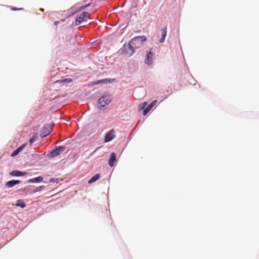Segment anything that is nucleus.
<instances>
[{"label": "nucleus", "instance_id": "obj_2", "mask_svg": "<svg viewBox=\"0 0 259 259\" xmlns=\"http://www.w3.org/2000/svg\"><path fill=\"white\" fill-rule=\"evenodd\" d=\"M111 101V97L109 95H105L100 98L98 101V107L99 109L104 107Z\"/></svg>", "mask_w": 259, "mask_h": 259}, {"label": "nucleus", "instance_id": "obj_15", "mask_svg": "<svg viewBox=\"0 0 259 259\" xmlns=\"http://www.w3.org/2000/svg\"><path fill=\"white\" fill-rule=\"evenodd\" d=\"M16 206H20L21 208H24L26 206L25 203L24 202L23 200L21 199H19L17 201V203L16 204Z\"/></svg>", "mask_w": 259, "mask_h": 259}, {"label": "nucleus", "instance_id": "obj_13", "mask_svg": "<svg viewBox=\"0 0 259 259\" xmlns=\"http://www.w3.org/2000/svg\"><path fill=\"white\" fill-rule=\"evenodd\" d=\"M166 27H165L161 29L162 38L159 40L160 42H163L164 41L166 34Z\"/></svg>", "mask_w": 259, "mask_h": 259}, {"label": "nucleus", "instance_id": "obj_26", "mask_svg": "<svg viewBox=\"0 0 259 259\" xmlns=\"http://www.w3.org/2000/svg\"><path fill=\"white\" fill-rule=\"evenodd\" d=\"M142 105L143 106V107H145L147 105V103L145 102L142 104Z\"/></svg>", "mask_w": 259, "mask_h": 259}, {"label": "nucleus", "instance_id": "obj_4", "mask_svg": "<svg viewBox=\"0 0 259 259\" xmlns=\"http://www.w3.org/2000/svg\"><path fill=\"white\" fill-rule=\"evenodd\" d=\"M153 54L152 52V49H150L146 51V55L144 61L145 63L148 65H152L153 63Z\"/></svg>", "mask_w": 259, "mask_h": 259}, {"label": "nucleus", "instance_id": "obj_22", "mask_svg": "<svg viewBox=\"0 0 259 259\" xmlns=\"http://www.w3.org/2000/svg\"><path fill=\"white\" fill-rule=\"evenodd\" d=\"M27 144V143H24V144H23L22 145L20 146L18 148H17V150H18V151L19 152L20 151H21V150L26 146Z\"/></svg>", "mask_w": 259, "mask_h": 259}, {"label": "nucleus", "instance_id": "obj_5", "mask_svg": "<svg viewBox=\"0 0 259 259\" xmlns=\"http://www.w3.org/2000/svg\"><path fill=\"white\" fill-rule=\"evenodd\" d=\"M52 131V127L49 125H46L42 127L40 131V136L41 137H46Z\"/></svg>", "mask_w": 259, "mask_h": 259}, {"label": "nucleus", "instance_id": "obj_17", "mask_svg": "<svg viewBox=\"0 0 259 259\" xmlns=\"http://www.w3.org/2000/svg\"><path fill=\"white\" fill-rule=\"evenodd\" d=\"M44 188V186H43L38 187L36 188L35 189L30 191L29 193H36V192L41 190Z\"/></svg>", "mask_w": 259, "mask_h": 259}, {"label": "nucleus", "instance_id": "obj_24", "mask_svg": "<svg viewBox=\"0 0 259 259\" xmlns=\"http://www.w3.org/2000/svg\"><path fill=\"white\" fill-rule=\"evenodd\" d=\"M23 8H20V9H18V8H13L12 9V10L13 11H17L18 10H22Z\"/></svg>", "mask_w": 259, "mask_h": 259}, {"label": "nucleus", "instance_id": "obj_1", "mask_svg": "<svg viewBox=\"0 0 259 259\" xmlns=\"http://www.w3.org/2000/svg\"><path fill=\"white\" fill-rule=\"evenodd\" d=\"M147 38L145 36H138L132 38L128 45V47L131 51V54L134 52V48H139L142 45L143 42L146 41Z\"/></svg>", "mask_w": 259, "mask_h": 259}, {"label": "nucleus", "instance_id": "obj_11", "mask_svg": "<svg viewBox=\"0 0 259 259\" xmlns=\"http://www.w3.org/2000/svg\"><path fill=\"white\" fill-rule=\"evenodd\" d=\"M26 173L19 170H14L10 172V176L12 177L24 176Z\"/></svg>", "mask_w": 259, "mask_h": 259}, {"label": "nucleus", "instance_id": "obj_19", "mask_svg": "<svg viewBox=\"0 0 259 259\" xmlns=\"http://www.w3.org/2000/svg\"><path fill=\"white\" fill-rule=\"evenodd\" d=\"M27 144V143H24V144H23L22 145L20 146L18 148H17V150H18V151L19 152L20 151H21V150L26 146Z\"/></svg>", "mask_w": 259, "mask_h": 259}, {"label": "nucleus", "instance_id": "obj_27", "mask_svg": "<svg viewBox=\"0 0 259 259\" xmlns=\"http://www.w3.org/2000/svg\"><path fill=\"white\" fill-rule=\"evenodd\" d=\"M145 108V107H143V106L142 105V104L140 105L139 108L140 109H143Z\"/></svg>", "mask_w": 259, "mask_h": 259}, {"label": "nucleus", "instance_id": "obj_7", "mask_svg": "<svg viewBox=\"0 0 259 259\" xmlns=\"http://www.w3.org/2000/svg\"><path fill=\"white\" fill-rule=\"evenodd\" d=\"M115 137V131L112 129L106 133L105 137V142H109Z\"/></svg>", "mask_w": 259, "mask_h": 259}, {"label": "nucleus", "instance_id": "obj_21", "mask_svg": "<svg viewBox=\"0 0 259 259\" xmlns=\"http://www.w3.org/2000/svg\"><path fill=\"white\" fill-rule=\"evenodd\" d=\"M27 144V143H24V144H23L22 145L20 146L18 148H17V150H18V151L19 152L20 151H21V150L26 146Z\"/></svg>", "mask_w": 259, "mask_h": 259}, {"label": "nucleus", "instance_id": "obj_9", "mask_svg": "<svg viewBox=\"0 0 259 259\" xmlns=\"http://www.w3.org/2000/svg\"><path fill=\"white\" fill-rule=\"evenodd\" d=\"M21 181L20 180H11L6 182L5 185L8 188H12L15 185L20 183Z\"/></svg>", "mask_w": 259, "mask_h": 259}, {"label": "nucleus", "instance_id": "obj_14", "mask_svg": "<svg viewBox=\"0 0 259 259\" xmlns=\"http://www.w3.org/2000/svg\"><path fill=\"white\" fill-rule=\"evenodd\" d=\"M100 178V174H96L95 175H94L89 181H88V183L89 184H91V183H93L95 182H96V181H97L98 179H99V178Z\"/></svg>", "mask_w": 259, "mask_h": 259}, {"label": "nucleus", "instance_id": "obj_23", "mask_svg": "<svg viewBox=\"0 0 259 259\" xmlns=\"http://www.w3.org/2000/svg\"><path fill=\"white\" fill-rule=\"evenodd\" d=\"M19 152L18 151V150L17 149L12 152V153L11 154V156H12V157L15 156L17 155H18L19 154Z\"/></svg>", "mask_w": 259, "mask_h": 259}, {"label": "nucleus", "instance_id": "obj_18", "mask_svg": "<svg viewBox=\"0 0 259 259\" xmlns=\"http://www.w3.org/2000/svg\"><path fill=\"white\" fill-rule=\"evenodd\" d=\"M72 81L71 78H66L61 80H57L56 82L70 83Z\"/></svg>", "mask_w": 259, "mask_h": 259}, {"label": "nucleus", "instance_id": "obj_12", "mask_svg": "<svg viewBox=\"0 0 259 259\" xmlns=\"http://www.w3.org/2000/svg\"><path fill=\"white\" fill-rule=\"evenodd\" d=\"M44 178L41 176H39L36 178L31 179L28 181L29 183H38L42 181Z\"/></svg>", "mask_w": 259, "mask_h": 259}, {"label": "nucleus", "instance_id": "obj_25", "mask_svg": "<svg viewBox=\"0 0 259 259\" xmlns=\"http://www.w3.org/2000/svg\"><path fill=\"white\" fill-rule=\"evenodd\" d=\"M90 6V4H89L88 5H85L84 6H83L81 8H82V9H84V8H87V7Z\"/></svg>", "mask_w": 259, "mask_h": 259}, {"label": "nucleus", "instance_id": "obj_6", "mask_svg": "<svg viewBox=\"0 0 259 259\" xmlns=\"http://www.w3.org/2000/svg\"><path fill=\"white\" fill-rule=\"evenodd\" d=\"M65 147L63 146H59L57 148L52 151L50 153V155L52 157L58 156L65 150Z\"/></svg>", "mask_w": 259, "mask_h": 259}, {"label": "nucleus", "instance_id": "obj_10", "mask_svg": "<svg viewBox=\"0 0 259 259\" xmlns=\"http://www.w3.org/2000/svg\"><path fill=\"white\" fill-rule=\"evenodd\" d=\"M116 154L114 152L111 153L109 159L108 160V164L111 167H112L114 165V162L116 161Z\"/></svg>", "mask_w": 259, "mask_h": 259}, {"label": "nucleus", "instance_id": "obj_20", "mask_svg": "<svg viewBox=\"0 0 259 259\" xmlns=\"http://www.w3.org/2000/svg\"><path fill=\"white\" fill-rule=\"evenodd\" d=\"M27 144V143H24V144H23L22 145L20 146L18 148H17V150H18V151L19 152L20 151H21V150L26 146Z\"/></svg>", "mask_w": 259, "mask_h": 259}, {"label": "nucleus", "instance_id": "obj_29", "mask_svg": "<svg viewBox=\"0 0 259 259\" xmlns=\"http://www.w3.org/2000/svg\"><path fill=\"white\" fill-rule=\"evenodd\" d=\"M99 82H104V81H103V80H101V81H99Z\"/></svg>", "mask_w": 259, "mask_h": 259}, {"label": "nucleus", "instance_id": "obj_28", "mask_svg": "<svg viewBox=\"0 0 259 259\" xmlns=\"http://www.w3.org/2000/svg\"><path fill=\"white\" fill-rule=\"evenodd\" d=\"M54 23L55 25H57L59 23V21H55Z\"/></svg>", "mask_w": 259, "mask_h": 259}, {"label": "nucleus", "instance_id": "obj_16", "mask_svg": "<svg viewBox=\"0 0 259 259\" xmlns=\"http://www.w3.org/2000/svg\"><path fill=\"white\" fill-rule=\"evenodd\" d=\"M38 138V136L37 134L34 135L31 138H30L29 140V142L30 145L32 144V143L36 141Z\"/></svg>", "mask_w": 259, "mask_h": 259}, {"label": "nucleus", "instance_id": "obj_8", "mask_svg": "<svg viewBox=\"0 0 259 259\" xmlns=\"http://www.w3.org/2000/svg\"><path fill=\"white\" fill-rule=\"evenodd\" d=\"M156 103L157 100H155L153 101L143 111V115H146L151 110Z\"/></svg>", "mask_w": 259, "mask_h": 259}, {"label": "nucleus", "instance_id": "obj_3", "mask_svg": "<svg viewBox=\"0 0 259 259\" xmlns=\"http://www.w3.org/2000/svg\"><path fill=\"white\" fill-rule=\"evenodd\" d=\"M90 14L88 12H83L79 16H77L75 20V25H79L83 20L89 19Z\"/></svg>", "mask_w": 259, "mask_h": 259}]
</instances>
